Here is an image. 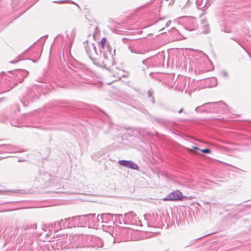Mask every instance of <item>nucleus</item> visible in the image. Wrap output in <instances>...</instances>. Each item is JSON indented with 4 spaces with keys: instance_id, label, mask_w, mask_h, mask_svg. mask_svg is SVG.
Listing matches in <instances>:
<instances>
[{
    "instance_id": "c85d7f7f",
    "label": "nucleus",
    "mask_w": 251,
    "mask_h": 251,
    "mask_svg": "<svg viewBox=\"0 0 251 251\" xmlns=\"http://www.w3.org/2000/svg\"><path fill=\"white\" fill-rule=\"evenodd\" d=\"M183 108H181V109H180L178 111V113H179V114H180V113H181L183 111Z\"/></svg>"
},
{
    "instance_id": "f03ea898",
    "label": "nucleus",
    "mask_w": 251,
    "mask_h": 251,
    "mask_svg": "<svg viewBox=\"0 0 251 251\" xmlns=\"http://www.w3.org/2000/svg\"><path fill=\"white\" fill-rule=\"evenodd\" d=\"M118 163L120 165L123 166L130 169L137 170H139V166L136 163L130 160H119Z\"/></svg>"
},
{
    "instance_id": "c756f323",
    "label": "nucleus",
    "mask_w": 251,
    "mask_h": 251,
    "mask_svg": "<svg viewBox=\"0 0 251 251\" xmlns=\"http://www.w3.org/2000/svg\"><path fill=\"white\" fill-rule=\"evenodd\" d=\"M16 62H17V61H10V63H13V64L15 63Z\"/></svg>"
},
{
    "instance_id": "6ab92c4d",
    "label": "nucleus",
    "mask_w": 251,
    "mask_h": 251,
    "mask_svg": "<svg viewBox=\"0 0 251 251\" xmlns=\"http://www.w3.org/2000/svg\"><path fill=\"white\" fill-rule=\"evenodd\" d=\"M154 120L157 123H158L160 124H162V125H165L166 122L165 120L161 119V118H154Z\"/></svg>"
},
{
    "instance_id": "2eb2a0df",
    "label": "nucleus",
    "mask_w": 251,
    "mask_h": 251,
    "mask_svg": "<svg viewBox=\"0 0 251 251\" xmlns=\"http://www.w3.org/2000/svg\"><path fill=\"white\" fill-rule=\"evenodd\" d=\"M122 42L125 44L128 45V46L130 45H131V46L134 45V44H133V41L132 40H130L126 38H123L122 39Z\"/></svg>"
},
{
    "instance_id": "4468645a",
    "label": "nucleus",
    "mask_w": 251,
    "mask_h": 251,
    "mask_svg": "<svg viewBox=\"0 0 251 251\" xmlns=\"http://www.w3.org/2000/svg\"><path fill=\"white\" fill-rule=\"evenodd\" d=\"M136 216V214L134 213L133 211L130 212L128 213H126L124 214V217L126 218H128L130 220H133V218Z\"/></svg>"
},
{
    "instance_id": "412c9836",
    "label": "nucleus",
    "mask_w": 251,
    "mask_h": 251,
    "mask_svg": "<svg viewBox=\"0 0 251 251\" xmlns=\"http://www.w3.org/2000/svg\"><path fill=\"white\" fill-rule=\"evenodd\" d=\"M100 53L101 56H102V57L104 58L105 59H108V56L106 54V53L105 52L104 50H102L101 49H100Z\"/></svg>"
},
{
    "instance_id": "7ed1b4c3",
    "label": "nucleus",
    "mask_w": 251,
    "mask_h": 251,
    "mask_svg": "<svg viewBox=\"0 0 251 251\" xmlns=\"http://www.w3.org/2000/svg\"><path fill=\"white\" fill-rule=\"evenodd\" d=\"M79 219L77 217L74 216L72 217H69L67 218H65L64 220L66 221V226L67 228H71L72 226L75 227L77 226V220Z\"/></svg>"
},
{
    "instance_id": "bb28decb",
    "label": "nucleus",
    "mask_w": 251,
    "mask_h": 251,
    "mask_svg": "<svg viewBox=\"0 0 251 251\" xmlns=\"http://www.w3.org/2000/svg\"><path fill=\"white\" fill-rule=\"evenodd\" d=\"M223 75L226 76V77L227 76V74L226 72H223Z\"/></svg>"
},
{
    "instance_id": "4be33fe9",
    "label": "nucleus",
    "mask_w": 251,
    "mask_h": 251,
    "mask_svg": "<svg viewBox=\"0 0 251 251\" xmlns=\"http://www.w3.org/2000/svg\"><path fill=\"white\" fill-rule=\"evenodd\" d=\"M200 151L203 153H210L211 151L209 149H201Z\"/></svg>"
},
{
    "instance_id": "0eeeda50",
    "label": "nucleus",
    "mask_w": 251,
    "mask_h": 251,
    "mask_svg": "<svg viewBox=\"0 0 251 251\" xmlns=\"http://www.w3.org/2000/svg\"><path fill=\"white\" fill-rule=\"evenodd\" d=\"M114 214L109 213H104L101 214V216H102L104 223L111 224H114Z\"/></svg>"
},
{
    "instance_id": "72a5a7b5",
    "label": "nucleus",
    "mask_w": 251,
    "mask_h": 251,
    "mask_svg": "<svg viewBox=\"0 0 251 251\" xmlns=\"http://www.w3.org/2000/svg\"><path fill=\"white\" fill-rule=\"evenodd\" d=\"M37 225H34V227L36 228Z\"/></svg>"
},
{
    "instance_id": "aec40b11",
    "label": "nucleus",
    "mask_w": 251,
    "mask_h": 251,
    "mask_svg": "<svg viewBox=\"0 0 251 251\" xmlns=\"http://www.w3.org/2000/svg\"><path fill=\"white\" fill-rule=\"evenodd\" d=\"M153 91L151 90H149L148 91V96L149 98H151V101L152 103H154L155 100L154 98L152 97Z\"/></svg>"
},
{
    "instance_id": "1a4fd4ad",
    "label": "nucleus",
    "mask_w": 251,
    "mask_h": 251,
    "mask_svg": "<svg viewBox=\"0 0 251 251\" xmlns=\"http://www.w3.org/2000/svg\"><path fill=\"white\" fill-rule=\"evenodd\" d=\"M96 214H89L85 215L86 219L87 222L89 226H93L96 223Z\"/></svg>"
},
{
    "instance_id": "5701e85b",
    "label": "nucleus",
    "mask_w": 251,
    "mask_h": 251,
    "mask_svg": "<svg viewBox=\"0 0 251 251\" xmlns=\"http://www.w3.org/2000/svg\"><path fill=\"white\" fill-rule=\"evenodd\" d=\"M193 150H200V149H199L198 147H194L193 148V149H189V148H187V151L189 152H190V153H193Z\"/></svg>"
},
{
    "instance_id": "9b49d317",
    "label": "nucleus",
    "mask_w": 251,
    "mask_h": 251,
    "mask_svg": "<svg viewBox=\"0 0 251 251\" xmlns=\"http://www.w3.org/2000/svg\"><path fill=\"white\" fill-rule=\"evenodd\" d=\"M79 219L77 220V226H84L88 224L85 215L81 216H76Z\"/></svg>"
},
{
    "instance_id": "f8f14e48",
    "label": "nucleus",
    "mask_w": 251,
    "mask_h": 251,
    "mask_svg": "<svg viewBox=\"0 0 251 251\" xmlns=\"http://www.w3.org/2000/svg\"><path fill=\"white\" fill-rule=\"evenodd\" d=\"M114 223L117 222L122 224L123 223H126L122 214H114Z\"/></svg>"
},
{
    "instance_id": "7c9ffc66",
    "label": "nucleus",
    "mask_w": 251,
    "mask_h": 251,
    "mask_svg": "<svg viewBox=\"0 0 251 251\" xmlns=\"http://www.w3.org/2000/svg\"><path fill=\"white\" fill-rule=\"evenodd\" d=\"M63 239H67V236H66V235L64 236Z\"/></svg>"
},
{
    "instance_id": "cd10ccee",
    "label": "nucleus",
    "mask_w": 251,
    "mask_h": 251,
    "mask_svg": "<svg viewBox=\"0 0 251 251\" xmlns=\"http://www.w3.org/2000/svg\"><path fill=\"white\" fill-rule=\"evenodd\" d=\"M235 41H236L237 43H238L239 44H240L239 40L237 39H233Z\"/></svg>"
},
{
    "instance_id": "6e6552de",
    "label": "nucleus",
    "mask_w": 251,
    "mask_h": 251,
    "mask_svg": "<svg viewBox=\"0 0 251 251\" xmlns=\"http://www.w3.org/2000/svg\"><path fill=\"white\" fill-rule=\"evenodd\" d=\"M15 72H16L15 75L17 76H19L18 78L19 82H22L24 78L27 75L28 73L26 70L22 69L15 70Z\"/></svg>"
},
{
    "instance_id": "20e7f679",
    "label": "nucleus",
    "mask_w": 251,
    "mask_h": 251,
    "mask_svg": "<svg viewBox=\"0 0 251 251\" xmlns=\"http://www.w3.org/2000/svg\"><path fill=\"white\" fill-rule=\"evenodd\" d=\"M86 45L85 46L86 52L88 55L89 58L91 60H93L94 52L96 51V47L94 46V44L88 45V42L87 41H86Z\"/></svg>"
},
{
    "instance_id": "ddd939ff",
    "label": "nucleus",
    "mask_w": 251,
    "mask_h": 251,
    "mask_svg": "<svg viewBox=\"0 0 251 251\" xmlns=\"http://www.w3.org/2000/svg\"><path fill=\"white\" fill-rule=\"evenodd\" d=\"M159 56H161V55H160V54L157 55L156 56H155L154 57H153V58H151V59L148 58L146 60H144L143 61V64L147 65H149L151 63L156 61V60L159 58Z\"/></svg>"
},
{
    "instance_id": "473e14b6",
    "label": "nucleus",
    "mask_w": 251,
    "mask_h": 251,
    "mask_svg": "<svg viewBox=\"0 0 251 251\" xmlns=\"http://www.w3.org/2000/svg\"><path fill=\"white\" fill-rule=\"evenodd\" d=\"M62 1H55V2H58V3H61Z\"/></svg>"
},
{
    "instance_id": "f3484780",
    "label": "nucleus",
    "mask_w": 251,
    "mask_h": 251,
    "mask_svg": "<svg viewBox=\"0 0 251 251\" xmlns=\"http://www.w3.org/2000/svg\"><path fill=\"white\" fill-rule=\"evenodd\" d=\"M96 223L98 224L104 223L102 216L100 215H98L97 217L96 218Z\"/></svg>"
},
{
    "instance_id": "423d86ee",
    "label": "nucleus",
    "mask_w": 251,
    "mask_h": 251,
    "mask_svg": "<svg viewBox=\"0 0 251 251\" xmlns=\"http://www.w3.org/2000/svg\"><path fill=\"white\" fill-rule=\"evenodd\" d=\"M84 239L85 237L80 235L78 236L75 235L73 238V240H74L76 247H81L85 246V244L83 243Z\"/></svg>"
},
{
    "instance_id": "2f4dec72",
    "label": "nucleus",
    "mask_w": 251,
    "mask_h": 251,
    "mask_svg": "<svg viewBox=\"0 0 251 251\" xmlns=\"http://www.w3.org/2000/svg\"><path fill=\"white\" fill-rule=\"evenodd\" d=\"M23 161H24L22 160V159H19V160H18V162H23Z\"/></svg>"
},
{
    "instance_id": "a878e982",
    "label": "nucleus",
    "mask_w": 251,
    "mask_h": 251,
    "mask_svg": "<svg viewBox=\"0 0 251 251\" xmlns=\"http://www.w3.org/2000/svg\"><path fill=\"white\" fill-rule=\"evenodd\" d=\"M171 22L170 21H169L167 22L166 23V26H169V25H170L171 24Z\"/></svg>"
},
{
    "instance_id": "39448f33",
    "label": "nucleus",
    "mask_w": 251,
    "mask_h": 251,
    "mask_svg": "<svg viewBox=\"0 0 251 251\" xmlns=\"http://www.w3.org/2000/svg\"><path fill=\"white\" fill-rule=\"evenodd\" d=\"M66 221L61 219L57 222H54L50 224V226L51 228L55 229L56 230L62 229L63 228H67L66 226Z\"/></svg>"
},
{
    "instance_id": "dca6fc26",
    "label": "nucleus",
    "mask_w": 251,
    "mask_h": 251,
    "mask_svg": "<svg viewBox=\"0 0 251 251\" xmlns=\"http://www.w3.org/2000/svg\"><path fill=\"white\" fill-rule=\"evenodd\" d=\"M128 49L132 53H137V54H141L142 53V52L141 51L137 50L134 49L132 47V46H131V45H130L128 46Z\"/></svg>"
},
{
    "instance_id": "b1692460",
    "label": "nucleus",
    "mask_w": 251,
    "mask_h": 251,
    "mask_svg": "<svg viewBox=\"0 0 251 251\" xmlns=\"http://www.w3.org/2000/svg\"><path fill=\"white\" fill-rule=\"evenodd\" d=\"M203 27L205 28V30H203V32H204L205 33H207L209 31L208 25H204Z\"/></svg>"
},
{
    "instance_id": "393cba45",
    "label": "nucleus",
    "mask_w": 251,
    "mask_h": 251,
    "mask_svg": "<svg viewBox=\"0 0 251 251\" xmlns=\"http://www.w3.org/2000/svg\"><path fill=\"white\" fill-rule=\"evenodd\" d=\"M95 54H96V55H99V54H100V51H98L96 49V51H95V52H94V55Z\"/></svg>"
},
{
    "instance_id": "a211bd4d",
    "label": "nucleus",
    "mask_w": 251,
    "mask_h": 251,
    "mask_svg": "<svg viewBox=\"0 0 251 251\" xmlns=\"http://www.w3.org/2000/svg\"><path fill=\"white\" fill-rule=\"evenodd\" d=\"M106 42V39L105 38H102L100 42L99 43V45L103 49L105 44Z\"/></svg>"
},
{
    "instance_id": "9d476101",
    "label": "nucleus",
    "mask_w": 251,
    "mask_h": 251,
    "mask_svg": "<svg viewBox=\"0 0 251 251\" xmlns=\"http://www.w3.org/2000/svg\"><path fill=\"white\" fill-rule=\"evenodd\" d=\"M217 103V102H215L205 103L202 104L201 106H197L195 108V111L197 112H206V110L201 109V106L204 107L205 108H208V106L210 107L211 106L214 105L216 104Z\"/></svg>"
},
{
    "instance_id": "f704fd0d",
    "label": "nucleus",
    "mask_w": 251,
    "mask_h": 251,
    "mask_svg": "<svg viewBox=\"0 0 251 251\" xmlns=\"http://www.w3.org/2000/svg\"><path fill=\"white\" fill-rule=\"evenodd\" d=\"M190 0H187V3L189 2Z\"/></svg>"
},
{
    "instance_id": "f257e3e1",
    "label": "nucleus",
    "mask_w": 251,
    "mask_h": 251,
    "mask_svg": "<svg viewBox=\"0 0 251 251\" xmlns=\"http://www.w3.org/2000/svg\"><path fill=\"white\" fill-rule=\"evenodd\" d=\"M182 193L179 190H176L168 194L163 198L164 201H178L183 200Z\"/></svg>"
}]
</instances>
